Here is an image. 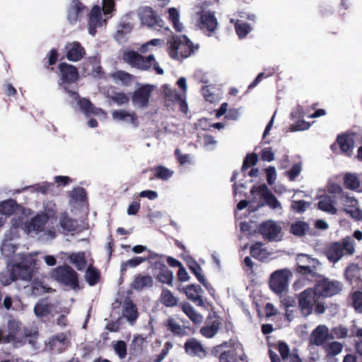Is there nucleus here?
<instances>
[{
    "mask_svg": "<svg viewBox=\"0 0 362 362\" xmlns=\"http://www.w3.org/2000/svg\"><path fill=\"white\" fill-rule=\"evenodd\" d=\"M56 306L47 299H41L35 305L34 313L37 317H47L53 315L55 313Z\"/></svg>",
    "mask_w": 362,
    "mask_h": 362,
    "instance_id": "nucleus-23",
    "label": "nucleus"
},
{
    "mask_svg": "<svg viewBox=\"0 0 362 362\" xmlns=\"http://www.w3.org/2000/svg\"><path fill=\"white\" fill-rule=\"evenodd\" d=\"M352 307L356 312L362 313V291H354L351 295Z\"/></svg>",
    "mask_w": 362,
    "mask_h": 362,
    "instance_id": "nucleus-58",
    "label": "nucleus"
},
{
    "mask_svg": "<svg viewBox=\"0 0 362 362\" xmlns=\"http://www.w3.org/2000/svg\"><path fill=\"white\" fill-rule=\"evenodd\" d=\"M317 208L325 212L334 215L337 213V209L334 207L332 200L329 196H325L318 202Z\"/></svg>",
    "mask_w": 362,
    "mask_h": 362,
    "instance_id": "nucleus-41",
    "label": "nucleus"
},
{
    "mask_svg": "<svg viewBox=\"0 0 362 362\" xmlns=\"http://www.w3.org/2000/svg\"><path fill=\"white\" fill-rule=\"evenodd\" d=\"M337 142L338 143L341 151L346 156H351L354 141L353 138L347 134H340L337 136Z\"/></svg>",
    "mask_w": 362,
    "mask_h": 362,
    "instance_id": "nucleus-28",
    "label": "nucleus"
},
{
    "mask_svg": "<svg viewBox=\"0 0 362 362\" xmlns=\"http://www.w3.org/2000/svg\"><path fill=\"white\" fill-rule=\"evenodd\" d=\"M153 280L151 276L138 275L134 279L132 288L136 290H141L145 288L151 287L153 286Z\"/></svg>",
    "mask_w": 362,
    "mask_h": 362,
    "instance_id": "nucleus-36",
    "label": "nucleus"
},
{
    "mask_svg": "<svg viewBox=\"0 0 362 362\" xmlns=\"http://www.w3.org/2000/svg\"><path fill=\"white\" fill-rule=\"evenodd\" d=\"M168 330L170 331L174 335H186L185 329L173 317H169L164 323Z\"/></svg>",
    "mask_w": 362,
    "mask_h": 362,
    "instance_id": "nucleus-35",
    "label": "nucleus"
},
{
    "mask_svg": "<svg viewBox=\"0 0 362 362\" xmlns=\"http://www.w3.org/2000/svg\"><path fill=\"white\" fill-rule=\"evenodd\" d=\"M69 259L70 262L72 263L78 270H81L86 267L83 252L74 253L69 256Z\"/></svg>",
    "mask_w": 362,
    "mask_h": 362,
    "instance_id": "nucleus-49",
    "label": "nucleus"
},
{
    "mask_svg": "<svg viewBox=\"0 0 362 362\" xmlns=\"http://www.w3.org/2000/svg\"><path fill=\"white\" fill-rule=\"evenodd\" d=\"M59 225L64 232L74 231L78 226L75 219L69 216L66 213H62L59 216Z\"/></svg>",
    "mask_w": 362,
    "mask_h": 362,
    "instance_id": "nucleus-32",
    "label": "nucleus"
},
{
    "mask_svg": "<svg viewBox=\"0 0 362 362\" xmlns=\"http://www.w3.org/2000/svg\"><path fill=\"white\" fill-rule=\"evenodd\" d=\"M103 11L104 15L107 18H111L112 12L115 10V0H102Z\"/></svg>",
    "mask_w": 362,
    "mask_h": 362,
    "instance_id": "nucleus-60",
    "label": "nucleus"
},
{
    "mask_svg": "<svg viewBox=\"0 0 362 362\" xmlns=\"http://www.w3.org/2000/svg\"><path fill=\"white\" fill-rule=\"evenodd\" d=\"M24 217L23 216H14L11 220V228L5 233L4 238L1 247L2 255L7 259V261H12L13 263L26 262L28 265L35 264V259L32 255H25L16 254L18 246L17 240L20 237V229L23 228Z\"/></svg>",
    "mask_w": 362,
    "mask_h": 362,
    "instance_id": "nucleus-2",
    "label": "nucleus"
},
{
    "mask_svg": "<svg viewBox=\"0 0 362 362\" xmlns=\"http://www.w3.org/2000/svg\"><path fill=\"white\" fill-rule=\"evenodd\" d=\"M202 288L199 286H195L194 284L189 285L185 287V292L187 298L194 302L200 300V292Z\"/></svg>",
    "mask_w": 362,
    "mask_h": 362,
    "instance_id": "nucleus-48",
    "label": "nucleus"
},
{
    "mask_svg": "<svg viewBox=\"0 0 362 362\" xmlns=\"http://www.w3.org/2000/svg\"><path fill=\"white\" fill-rule=\"evenodd\" d=\"M138 16L141 24L156 29L158 27L163 28L165 22L154 14L153 9L146 6L140 8Z\"/></svg>",
    "mask_w": 362,
    "mask_h": 362,
    "instance_id": "nucleus-13",
    "label": "nucleus"
},
{
    "mask_svg": "<svg viewBox=\"0 0 362 362\" xmlns=\"http://www.w3.org/2000/svg\"><path fill=\"white\" fill-rule=\"evenodd\" d=\"M197 25L204 33L206 31L209 32L208 35L209 36L216 30L218 21L214 13L211 11H202L197 21Z\"/></svg>",
    "mask_w": 362,
    "mask_h": 362,
    "instance_id": "nucleus-17",
    "label": "nucleus"
},
{
    "mask_svg": "<svg viewBox=\"0 0 362 362\" xmlns=\"http://www.w3.org/2000/svg\"><path fill=\"white\" fill-rule=\"evenodd\" d=\"M69 344L67 334L59 333L52 336L49 341V345L52 350L61 352L64 350Z\"/></svg>",
    "mask_w": 362,
    "mask_h": 362,
    "instance_id": "nucleus-27",
    "label": "nucleus"
},
{
    "mask_svg": "<svg viewBox=\"0 0 362 362\" xmlns=\"http://www.w3.org/2000/svg\"><path fill=\"white\" fill-rule=\"evenodd\" d=\"M273 348L276 349L280 355L273 353V362H302L298 351L293 349L291 352L288 345L285 341H279L276 344L273 343Z\"/></svg>",
    "mask_w": 362,
    "mask_h": 362,
    "instance_id": "nucleus-11",
    "label": "nucleus"
},
{
    "mask_svg": "<svg viewBox=\"0 0 362 362\" xmlns=\"http://www.w3.org/2000/svg\"><path fill=\"white\" fill-rule=\"evenodd\" d=\"M221 321L216 317L209 319L200 329L202 335L206 338H212L218 332Z\"/></svg>",
    "mask_w": 362,
    "mask_h": 362,
    "instance_id": "nucleus-25",
    "label": "nucleus"
},
{
    "mask_svg": "<svg viewBox=\"0 0 362 362\" xmlns=\"http://www.w3.org/2000/svg\"><path fill=\"white\" fill-rule=\"evenodd\" d=\"M351 333L349 334V337H356L361 338L359 341L354 342V347L356 353L362 356V328H358L356 332H354L353 329H351Z\"/></svg>",
    "mask_w": 362,
    "mask_h": 362,
    "instance_id": "nucleus-61",
    "label": "nucleus"
},
{
    "mask_svg": "<svg viewBox=\"0 0 362 362\" xmlns=\"http://www.w3.org/2000/svg\"><path fill=\"white\" fill-rule=\"evenodd\" d=\"M144 341L145 339L141 335L134 337L130 345V349L134 354L138 355L142 352Z\"/></svg>",
    "mask_w": 362,
    "mask_h": 362,
    "instance_id": "nucleus-52",
    "label": "nucleus"
},
{
    "mask_svg": "<svg viewBox=\"0 0 362 362\" xmlns=\"http://www.w3.org/2000/svg\"><path fill=\"white\" fill-rule=\"evenodd\" d=\"M132 29V25L130 22L122 21L117 27V32L115 36L116 40L119 42L124 41V36L129 34Z\"/></svg>",
    "mask_w": 362,
    "mask_h": 362,
    "instance_id": "nucleus-42",
    "label": "nucleus"
},
{
    "mask_svg": "<svg viewBox=\"0 0 362 362\" xmlns=\"http://www.w3.org/2000/svg\"><path fill=\"white\" fill-rule=\"evenodd\" d=\"M330 337V339H332ZM329 339V330L325 325H318L311 333L309 341L310 344L322 346Z\"/></svg>",
    "mask_w": 362,
    "mask_h": 362,
    "instance_id": "nucleus-21",
    "label": "nucleus"
},
{
    "mask_svg": "<svg viewBox=\"0 0 362 362\" xmlns=\"http://www.w3.org/2000/svg\"><path fill=\"white\" fill-rule=\"evenodd\" d=\"M341 202L344 207V211L349 214L356 220L362 218V211L358 207V201L348 194H343L341 197Z\"/></svg>",
    "mask_w": 362,
    "mask_h": 362,
    "instance_id": "nucleus-18",
    "label": "nucleus"
},
{
    "mask_svg": "<svg viewBox=\"0 0 362 362\" xmlns=\"http://www.w3.org/2000/svg\"><path fill=\"white\" fill-rule=\"evenodd\" d=\"M66 57L69 61L78 62L85 54L84 48L78 42L67 43L65 46Z\"/></svg>",
    "mask_w": 362,
    "mask_h": 362,
    "instance_id": "nucleus-22",
    "label": "nucleus"
},
{
    "mask_svg": "<svg viewBox=\"0 0 362 362\" xmlns=\"http://www.w3.org/2000/svg\"><path fill=\"white\" fill-rule=\"evenodd\" d=\"M313 289L318 298H328L338 294L341 291V284L338 281L322 278L316 282Z\"/></svg>",
    "mask_w": 362,
    "mask_h": 362,
    "instance_id": "nucleus-10",
    "label": "nucleus"
},
{
    "mask_svg": "<svg viewBox=\"0 0 362 362\" xmlns=\"http://www.w3.org/2000/svg\"><path fill=\"white\" fill-rule=\"evenodd\" d=\"M258 233L264 240L270 241L272 240V221L268 220L261 223L258 227Z\"/></svg>",
    "mask_w": 362,
    "mask_h": 362,
    "instance_id": "nucleus-50",
    "label": "nucleus"
},
{
    "mask_svg": "<svg viewBox=\"0 0 362 362\" xmlns=\"http://www.w3.org/2000/svg\"><path fill=\"white\" fill-rule=\"evenodd\" d=\"M168 19L177 32L181 33L184 30L185 27L180 21V12L177 8L172 7L168 9Z\"/></svg>",
    "mask_w": 362,
    "mask_h": 362,
    "instance_id": "nucleus-39",
    "label": "nucleus"
},
{
    "mask_svg": "<svg viewBox=\"0 0 362 362\" xmlns=\"http://www.w3.org/2000/svg\"><path fill=\"white\" fill-rule=\"evenodd\" d=\"M48 221L47 216L43 214H37L31 218L30 222L23 224V228L21 230H24L28 235H35L44 231L45 224Z\"/></svg>",
    "mask_w": 362,
    "mask_h": 362,
    "instance_id": "nucleus-15",
    "label": "nucleus"
},
{
    "mask_svg": "<svg viewBox=\"0 0 362 362\" xmlns=\"http://www.w3.org/2000/svg\"><path fill=\"white\" fill-rule=\"evenodd\" d=\"M309 226L303 221H296L291 226L290 232L294 235L302 236L308 230Z\"/></svg>",
    "mask_w": 362,
    "mask_h": 362,
    "instance_id": "nucleus-47",
    "label": "nucleus"
},
{
    "mask_svg": "<svg viewBox=\"0 0 362 362\" xmlns=\"http://www.w3.org/2000/svg\"><path fill=\"white\" fill-rule=\"evenodd\" d=\"M297 261H298V263L296 265H303V266L312 265V264L315 265V266L320 265V262L318 261V259H315V258H311L309 255H305V254L298 255L297 256Z\"/></svg>",
    "mask_w": 362,
    "mask_h": 362,
    "instance_id": "nucleus-56",
    "label": "nucleus"
},
{
    "mask_svg": "<svg viewBox=\"0 0 362 362\" xmlns=\"http://www.w3.org/2000/svg\"><path fill=\"white\" fill-rule=\"evenodd\" d=\"M115 81H119L124 85H129L133 81V76L124 71H117L112 74Z\"/></svg>",
    "mask_w": 362,
    "mask_h": 362,
    "instance_id": "nucleus-53",
    "label": "nucleus"
},
{
    "mask_svg": "<svg viewBox=\"0 0 362 362\" xmlns=\"http://www.w3.org/2000/svg\"><path fill=\"white\" fill-rule=\"evenodd\" d=\"M174 175V171L163 165H158L154 168V176L156 178L168 180Z\"/></svg>",
    "mask_w": 362,
    "mask_h": 362,
    "instance_id": "nucleus-46",
    "label": "nucleus"
},
{
    "mask_svg": "<svg viewBox=\"0 0 362 362\" xmlns=\"http://www.w3.org/2000/svg\"><path fill=\"white\" fill-rule=\"evenodd\" d=\"M170 44L169 54L177 60L186 59L194 52L191 41L185 35L173 37Z\"/></svg>",
    "mask_w": 362,
    "mask_h": 362,
    "instance_id": "nucleus-7",
    "label": "nucleus"
},
{
    "mask_svg": "<svg viewBox=\"0 0 362 362\" xmlns=\"http://www.w3.org/2000/svg\"><path fill=\"white\" fill-rule=\"evenodd\" d=\"M86 69L88 74L93 76H97L100 74V66L98 65V62L95 57L90 59V64L86 65Z\"/></svg>",
    "mask_w": 362,
    "mask_h": 362,
    "instance_id": "nucleus-63",
    "label": "nucleus"
},
{
    "mask_svg": "<svg viewBox=\"0 0 362 362\" xmlns=\"http://www.w3.org/2000/svg\"><path fill=\"white\" fill-rule=\"evenodd\" d=\"M18 209V205L13 199L4 201L0 205V212L3 216L4 215H12L13 213H16Z\"/></svg>",
    "mask_w": 362,
    "mask_h": 362,
    "instance_id": "nucleus-44",
    "label": "nucleus"
},
{
    "mask_svg": "<svg viewBox=\"0 0 362 362\" xmlns=\"http://www.w3.org/2000/svg\"><path fill=\"white\" fill-rule=\"evenodd\" d=\"M112 117L115 121L130 123L134 128L137 127V116L134 112H130L124 110H117L112 112Z\"/></svg>",
    "mask_w": 362,
    "mask_h": 362,
    "instance_id": "nucleus-26",
    "label": "nucleus"
},
{
    "mask_svg": "<svg viewBox=\"0 0 362 362\" xmlns=\"http://www.w3.org/2000/svg\"><path fill=\"white\" fill-rule=\"evenodd\" d=\"M107 20L102 18L100 7L99 6H93L88 14L87 24L88 33L92 36H95L97 33V29L105 26Z\"/></svg>",
    "mask_w": 362,
    "mask_h": 362,
    "instance_id": "nucleus-14",
    "label": "nucleus"
},
{
    "mask_svg": "<svg viewBox=\"0 0 362 362\" xmlns=\"http://www.w3.org/2000/svg\"><path fill=\"white\" fill-rule=\"evenodd\" d=\"M122 58L126 62L138 69L148 70L152 66L156 74L159 75L164 74L163 69L160 67L153 54L145 58L135 51L126 50L123 53Z\"/></svg>",
    "mask_w": 362,
    "mask_h": 362,
    "instance_id": "nucleus-6",
    "label": "nucleus"
},
{
    "mask_svg": "<svg viewBox=\"0 0 362 362\" xmlns=\"http://www.w3.org/2000/svg\"><path fill=\"white\" fill-rule=\"evenodd\" d=\"M112 347L119 358H124L127 356V344L124 341L119 340L112 342Z\"/></svg>",
    "mask_w": 362,
    "mask_h": 362,
    "instance_id": "nucleus-57",
    "label": "nucleus"
},
{
    "mask_svg": "<svg viewBox=\"0 0 362 362\" xmlns=\"http://www.w3.org/2000/svg\"><path fill=\"white\" fill-rule=\"evenodd\" d=\"M122 314L124 317H125L132 325L138 317L137 308L135 305L130 301L124 302Z\"/></svg>",
    "mask_w": 362,
    "mask_h": 362,
    "instance_id": "nucleus-33",
    "label": "nucleus"
},
{
    "mask_svg": "<svg viewBox=\"0 0 362 362\" xmlns=\"http://www.w3.org/2000/svg\"><path fill=\"white\" fill-rule=\"evenodd\" d=\"M186 352L191 356L203 358L206 356V351L201 342L194 338H190L185 343Z\"/></svg>",
    "mask_w": 362,
    "mask_h": 362,
    "instance_id": "nucleus-24",
    "label": "nucleus"
},
{
    "mask_svg": "<svg viewBox=\"0 0 362 362\" xmlns=\"http://www.w3.org/2000/svg\"><path fill=\"white\" fill-rule=\"evenodd\" d=\"M189 269L196 276L198 281L204 286L208 290H210L211 285L207 283L204 276L202 275V269L201 267L195 261H192L189 264Z\"/></svg>",
    "mask_w": 362,
    "mask_h": 362,
    "instance_id": "nucleus-43",
    "label": "nucleus"
},
{
    "mask_svg": "<svg viewBox=\"0 0 362 362\" xmlns=\"http://www.w3.org/2000/svg\"><path fill=\"white\" fill-rule=\"evenodd\" d=\"M162 304L166 307H174L178 303V298L168 289L163 288L160 296Z\"/></svg>",
    "mask_w": 362,
    "mask_h": 362,
    "instance_id": "nucleus-40",
    "label": "nucleus"
},
{
    "mask_svg": "<svg viewBox=\"0 0 362 362\" xmlns=\"http://www.w3.org/2000/svg\"><path fill=\"white\" fill-rule=\"evenodd\" d=\"M291 272L288 269L276 270L273 272V292L281 296L286 291L288 285V278Z\"/></svg>",
    "mask_w": 362,
    "mask_h": 362,
    "instance_id": "nucleus-16",
    "label": "nucleus"
},
{
    "mask_svg": "<svg viewBox=\"0 0 362 362\" xmlns=\"http://www.w3.org/2000/svg\"><path fill=\"white\" fill-rule=\"evenodd\" d=\"M310 127V124L302 118L296 119V122L291 124L290 126V130L291 132L303 131L308 129Z\"/></svg>",
    "mask_w": 362,
    "mask_h": 362,
    "instance_id": "nucleus-62",
    "label": "nucleus"
},
{
    "mask_svg": "<svg viewBox=\"0 0 362 362\" xmlns=\"http://www.w3.org/2000/svg\"><path fill=\"white\" fill-rule=\"evenodd\" d=\"M318 266L315 265H296L295 267V272L300 274L301 276L305 277L308 280H312L313 279L316 278L318 274L317 272V268Z\"/></svg>",
    "mask_w": 362,
    "mask_h": 362,
    "instance_id": "nucleus-31",
    "label": "nucleus"
},
{
    "mask_svg": "<svg viewBox=\"0 0 362 362\" xmlns=\"http://www.w3.org/2000/svg\"><path fill=\"white\" fill-rule=\"evenodd\" d=\"M153 89V86L147 85L136 90L132 97L134 105L142 108L147 107Z\"/></svg>",
    "mask_w": 362,
    "mask_h": 362,
    "instance_id": "nucleus-20",
    "label": "nucleus"
},
{
    "mask_svg": "<svg viewBox=\"0 0 362 362\" xmlns=\"http://www.w3.org/2000/svg\"><path fill=\"white\" fill-rule=\"evenodd\" d=\"M85 278L90 286H93L99 279V272L95 269L89 267L86 270Z\"/></svg>",
    "mask_w": 362,
    "mask_h": 362,
    "instance_id": "nucleus-59",
    "label": "nucleus"
},
{
    "mask_svg": "<svg viewBox=\"0 0 362 362\" xmlns=\"http://www.w3.org/2000/svg\"><path fill=\"white\" fill-rule=\"evenodd\" d=\"M86 13H88V8L80 0H71L67 11V19L70 23H76Z\"/></svg>",
    "mask_w": 362,
    "mask_h": 362,
    "instance_id": "nucleus-19",
    "label": "nucleus"
},
{
    "mask_svg": "<svg viewBox=\"0 0 362 362\" xmlns=\"http://www.w3.org/2000/svg\"><path fill=\"white\" fill-rule=\"evenodd\" d=\"M257 161V156L256 154L253 153L247 155L243 161L242 166V172L245 173L246 170H247L250 167L255 165Z\"/></svg>",
    "mask_w": 362,
    "mask_h": 362,
    "instance_id": "nucleus-64",
    "label": "nucleus"
},
{
    "mask_svg": "<svg viewBox=\"0 0 362 362\" xmlns=\"http://www.w3.org/2000/svg\"><path fill=\"white\" fill-rule=\"evenodd\" d=\"M182 310L194 323L199 324L203 321V316L189 303H183Z\"/></svg>",
    "mask_w": 362,
    "mask_h": 362,
    "instance_id": "nucleus-37",
    "label": "nucleus"
},
{
    "mask_svg": "<svg viewBox=\"0 0 362 362\" xmlns=\"http://www.w3.org/2000/svg\"><path fill=\"white\" fill-rule=\"evenodd\" d=\"M163 89L165 103L168 107H173L177 104L182 98L181 95L177 93L175 89L171 88L168 85H164Z\"/></svg>",
    "mask_w": 362,
    "mask_h": 362,
    "instance_id": "nucleus-30",
    "label": "nucleus"
},
{
    "mask_svg": "<svg viewBox=\"0 0 362 362\" xmlns=\"http://www.w3.org/2000/svg\"><path fill=\"white\" fill-rule=\"evenodd\" d=\"M59 71L60 80L62 81L59 84L64 86V90L71 97V101L70 103L71 104L76 103L86 117H90V115L101 116L102 117H106V113L102 109L93 107L88 99L81 98L77 92L68 88L67 85L75 83L78 78V71L75 66L66 63H62L59 65Z\"/></svg>",
    "mask_w": 362,
    "mask_h": 362,
    "instance_id": "nucleus-1",
    "label": "nucleus"
},
{
    "mask_svg": "<svg viewBox=\"0 0 362 362\" xmlns=\"http://www.w3.org/2000/svg\"><path fill=\"white\" fill-rule=\"evenodd\" d=\"M252 199L250 202L247 200H241L237 205L239 210H243L249 204L250 211H257L260 208L268 206L272 209V192L265 184L253 186L250 190Z\"/></svg>",
    "mask_w": 362,
    "mask_h": 362,
    "instance_id": "nucleus-4",
    "label": "nucleus"
},
{
    "mask_svg": "<svg viewBox=\"0 0 362 362\" xmlns=\"http://www.w3.org/2000/svg\"><path fill=\"white\" fill-rule=\"evenodd\" d=\"M6 264V269L0 273V281L3 285H9L17 279L27 282L31 281L33 274V265H28L24 262L13 263L10 260Z\"/></svg>",
    "mask_w": 362,
    "mask_h": 362,
    "instance_id": "nucleus-3",
    "label": "nucleus"
},
{
    "mask_svg": "<svg viewBox=\"0 0 362 362\" xmlns=\"http://www.w3.org/2000/svg\"><path fill=\"white\" fill-rule=\"evenodd\" d=\"M251 255L262 262H266L269 259L270 252L262 247L261 243H257L251 247Z\"/></svg>",
    "mask_w": 362,
    "mask_h": 362,
    "instance_id": "nucleus-34",
    "label": "nucleus"
},
{
    "mask_svg": "<svg viewBox=\"0 0 362 362\" xmlns=\"http://www.w3.org/2000/svg\"><path fill=\"white\" fill-rule=\"evenodd\" d=\"M319 300L313 288H308L298 295V308L304 317L313 313V307Z\"/></svg>",
    "mask_w": 362,
    "mask_h": 362,
    "instance_id": "nucleus-9",
    "label": "nucleus"
},
{
    "mask_svg": "<svg viewBox=\"0 0 362 362\" xmlns=\"http://www.w3.org/2000/svg\"><path fill=\"white\" fill-rule=\"evenodd\" d=\"M156 268L160 269L158 274H156V279L163 284L172 285L173 273L162 262H156Z\"/></svg>",
    "mask_w": 362,
    "mask_h": 362,
    "instance_id": "nucleus-29",
    "label": "nucleus"
},
{
    "mask_svg": "<svg viewBox=\"0 0 362 362\" xmlns=\"http://www.w3.org/2000/svg\"><path fill=\"white\" fill-rule=\"evenodd\" d=\"M52 277L60 284L73 289H75L78 285L77 274L69 266L57 267L52 272Z\"/></svg>",
    "mask_w": 362,
    "mask_h": 362,
    "instance_id": "nucleus-8",
    "label": "nucleus"
},
{
    "mask_svg": "<svg viewBox=\"0 0 362 362\" xmlns=\"http://www.w3.org/2000/svg\"><path fill=\"white\" fill-rule=\"evenodd\" d=\"M327 356H334L341 352L343 345L338 341H332L324 345Z\"/></svg>",
    "mask_w": 362,
    "mask_h": 362,
    "instance_id": "nucleus-51",
    "label": "nucleus"
},
{
    "mask_svg": "<svg viewBox=\"0 0 362 362\" xmlns=\"http://www.w3.org/2000/svg\"><path fill=\"white\" fill-rule=\"evenodd\" d=\"M235 31L240 38L245 37L252 30L250 25L243 21H238L235 25Z\"/></svg>",
    "mask_w": 362,
    "mask_h": 362,
    "instance_id": "nucleus-55",
    "label": "nucleus"
},
{
    "mask_svg": "<svg viewBox=\"0 0 362 362\" xmlns=\"http://www.w3.org/2000/svg\"><path fill=\"white\" fill-rule=\"evenodd\" d=\"M21 325V323L14 319L8 321V334L4 337V344L12 343L15 347H19L25 343L23 341L25 339L22 337Z\"/></svg>",
    "mask_w": 362,
    "mask_h": 362,
    "instance_id": "nucleus-12",
    "label": "nucleus"
},
{
    "mask_svg": "<svg viewBox=\"0 0 362 362\" xmlns=\"http://www.w3.org/2000/svg\"><path fill=\"white\" fill-rule=\"evenodd\" d=\"M145 261H146V258L135 257L125 262H122L121 264V272H123L127 268H135Z\"/></svg>",
    "mask_w": 362,
    "mask_h": 362,
    "instance_id": "nucleus-54",
    "label": "nucleus"
},
{
    "mask_svg": "<svg viewBox=\"0 0 362 362\" xmlns=\"http://www.w3.org/2000/svg\"><path fill=\"white\" fill-rule=\"evenodd\" d=\"M344 275L346 279L352 284L360 279L361 269L358 264H351L346 268Z\"/></svg>",
    "mask_w": 362,
    "mask_h": 362,
    "instance_id": "nucleus-38",
    "label": "nucleus"
},
{
    "mask_svg": "<svg viewBox=\"0 0 362 362\" xmlns=\"http://www.w3.org/2000/svg\"><path fill=\"white\" fill-rule=\"evenodd\" d=\"M355 252V241L353 238L346 236L341 242L330 243L324 250V254L329 262L335 264L344 255H353Z\"/></svg>",
    "mask_w": 362,
    "mask_h": 362,
    "instance_id": "nucleus-5",
    "label": "nucleus"
},
{
    "mask_svg": "<svg viewBox=\"0 0 362 362\" xmlns=\"http://www.w3.org/2000/svg\"><path fill=\"white\" fill-rule=\"evenodd\" d=\"M359 178L354 174L346 173L344 177V185L345 188L356 190L360 187Z\"/></svg>",
    "mask_w": 362,
    "mask_h": 362,
    "instance_id": "nucleus-45",
    "label": "nucleus"
}]
</instances>
